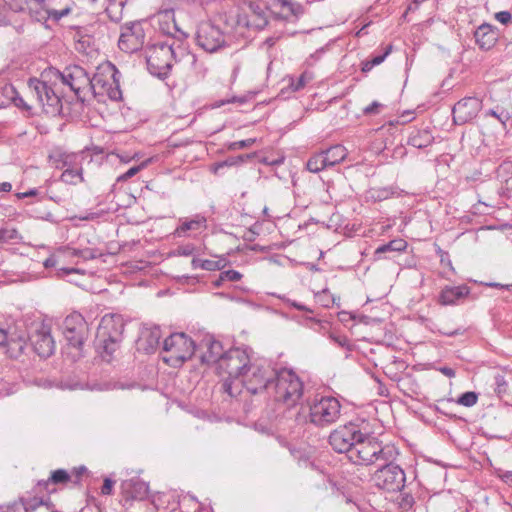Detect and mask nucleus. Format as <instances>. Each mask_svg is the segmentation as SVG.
Instances as JSON below:
<instances>
[{
  "mask_svg": "<svg viewBox=\"0 0 512 512\" xmlns=\"http://www.w3.org/2000/svg\"><path fill=\"white\" fill-rule=\"evenodd\" d=\"M46 13H47V18L53 19L54 21H59L61 18H63L64 16H67L70 13V9L69 8H65L62 10L51 9V10H47Z\"/></svg>",
  "mask_w": 512,
  "mask_h": 512,
  "instance_id": "52",
  "label": "nucleus"
},
{
  "mask_svg": "<svg viewBox=\"0 0 512 512\" xmlns=\"http://www.w3.org/2000/svg\"><path fill=\"white\" fill-rule=\"evenodd\" d=\"M398 450L389 444H383L376 437L363 432L352 447L349 460L356 465H379L381 461L396 460Z\"/></svg>",
  "mask_w": 512,
  "mask_h": 512,
  "instance_id": "3",
  "label": "nucleus"
},
{
  "mask_svg": "<svg viewBox=\"0 0 512 512\" xmlns=\"http://www.w3.org/2000/svg\"><path fill=\"white\" fill-rule=\"evenodd\" d=\"M58 263V256L57 255H51L45 261L43 262V265L45 268H52L55 267Z\"/></svg>",
  "mask_w": 512,
  "mask_h": 512,
  "instance_id": "59",
  "label": "nucleus"
},
{
  "mask_svg": "<svg viewBox=\"0 0 512 512\" xmlns=\"http://www.w3.org/2000/svg\"><path fill=\"white\" fill-rule=\"evenodd\" d=\"M113 485L114 481L110 478H105L104 483L101 487V494L102 495H111L113 491Z\"/></svg>",
  "mask_w": 512,
  "mask_h": 512,
  "instance_id": "56",
  "label": "nucleus"
},
{
  "mask_svg": "<svg viewBox=\"0 0 512 512\" xmlns=\"http://www.w3.org/2000/svg\"><path fill=\"white\" fill-rule=\"evenodd\" d=\"M304 395V383L292 369L277 370L269 396L285 407L293 408L301 403Z\"/></svg>",
  "mask_w": 512,
  "mask_h": 512,
  "instance_id": "6",
  "label": "nucleus"
},
{
  "mask_svg": "<svg viewBox=\"0 0 512 512\" xmlns=\"http://www.w3.org/2000/svg\"><path fill=\"white\" fill-rule=\"evenodd\" d=\"M248 348H231L225 351L219 360L217 374L223 378L222 390L230 397H237L241 393L238 381L243 376L251 362Z\"/></svg>",
  "mask_w": 512,
  "mask_h": 512,
  "instance_id": "2",
  "label": "nucleus"
},
{
  "mask_svg": "<svg viewBox=\"0 0 512 512\" xmlns=\"http://www.w3.org/2000/svg\"><path fill=\"white\" fill-rule=\"evenodd\" d=\"M130 0H109V6L106 8V11H112L113 8L118 7L120 10L129 2Z\"/></svg>",
  "mask_w": 512,
  "mask_h": 512,
  "instance_id": "57",
  "label": "nucleus"
},
{
  "mask_svg": "<svg viewBox=\"0 0 512 512\" xmlns=\"http://www.w3.org/2000/svg\"><path fill=\"white\" fill-rule=\"evenodd\" d=\"M112 70L110 79L105 78L103 74H95L93 77H90L89 94H92L94 97L107 95L113 101H118L122 98L119 84L121 74L114 65H112Z\"/></svg>",
  "mask_w": 512,
  "mask_h": 512,
  "instance_id": "14",
  "label": "nucleus"
},
{
  "mask_svg": "<svg viewBox=\"0 0 512 512\" xmlns=\"http://www.w3.org/2000/svg\"><path fill=\"white\" fill-rule=\"evenodd\" d=\"M407 248V242L403 239H393L386 244L380 245L375 250V256L380 258L381 254L387 252H402Z\"/></svg>",
  "mask_w": 512,
  "mask_h": 512,
  "instance_id": "33",
  "label": "nucleus"
},
{
  "mask_svg": "<svg viewBox=\"0 0 512 512\" xmlns=\"http://www.w3.org/2000/svg\"><path fill=\"white\" fill-rule=\"evenodd\" d=\"M498 36V29L489 23L481 24L474 32L475 43L483 51L493 48L498 41Z\"/></svg>",
  "mask_w": 512,
  "mask_h": 512,
  "instance_id": "22",
  "label": "nucleus"
},
{
  "mask_svg": "<svg viewBox=\"0 0 512 512\" xmlns=\"http://www.w3.org/2000/svg\"><path fill=\"white\" fill-rule=\"evenodd\" d=\"M392 192L387 188L373 189L371 197L377 201H382L390 197Z\"/></svg>",
  "mask_w": 512,
  "mask_h": 512,
  "instance_id": "51",
  "label": "nucleus"
},
{
  "mask_svg": "<svg viewBox=\"0 0 512 512\" xmlns=\"http://www.w3.org/2000/svg\"><path fill=\"white\" fill-rule=\"evenodd\" d=\"M61 81L67 85L76 96L84 101L89 94V85L91 83L90 75L81 66L74 65L66 67L59 73Z\"/></svg>",
  "mask_w": 512,
  "mask_h": 512,
  "instance_id": "16",
  "label": "nucleus"
},
{
  "mask_svg": "<svg viewBox=\"0 0 512 512\" xmlns=\"http://www.w3.org/2000/svg\"><path fill=\"white\" fill-rule=\"evenodd\" d=\"M289 304H290V306L296 308L297 310L306 311V312L312 313L311 309H309L307 306H305L303 304H300V303H298L296 301H289Z\"/></svg>",
  "mask_w": 512,
  "mask_h": 512,
  "instance_id": "61",
  "label": "nucleus"
},
{
  "mask_svg": "<svg viewBox=\"0 0 512 512\" xmlns=\"http://www.w3.org/2000/svg\"><path fill=\"white\" fill-rule=\"evenodd\" d=\"M160 30L163 34L171 37V39H168L170 42L176 41L178 43V41L186 37V34L179 29L173 18L171 23L160 21Z\"/></svg>",
  "mask_w": 512,
  "mask_h": 512,
  "instance_id": "32",
  "label": "nucleus"
},
{
  "mask_svg": "<svg viewBox=\"0 0 512 512\" xmlns=\"http://www.w3.org/2000/svg\"><path fill=\"white\" fill-rule=\"evenodd\" d=\"M38 194V190L33 188V189H30L26 192H22V193H17L16 196L19 198V199H22V198H26V197H34Z\"/></svg>",
  "mask_w": 512,
  "mask_h": 512,
  "instance_id": "60",
  "label": "nucleus"
},
{
  "mask_svg": "<svg viewBox=\"0 0 512 512\" xmlns=\"http://www.w3.org/2000/svg\"><path fill=\"white\" fill-rule=\"evenodd\" d=\"M70 480L71 475L65 469H57L52 471L49 479L39 481L37 483V488L39 491L45 490L50 493V485H64L67 484Z\"/></svg>",
  "mask_w": 512,
  "mask_h": 512,
  "instance_id": "30",
  "label": "nucleus"
},
{
  "mask_svg": "<svg viewBox=\"0 0 512 512\" xmlns=\"http://www.w3.org/2000/svg\"><path fill=\"white\" fill-rule=\"evenodd\" d=\"M306 168L312 173H319L327 168V162L324 160V155L321 151L312 154L306 163Z\"/></svg>",
  "mask_w": 512,
  "mask_h": 512,
  "instance_id": "36",
  "label": "nucleus"
},
{
  "mask_svg": "<svg viewBox=\"0 0 512 512\" xmlns=\"http://www.w3.org/2000/svg\"><path fill=\"white\" fill-rule=\"evenodd\" d=\"M162 359L172 367L181 366L195 354V342L185 333H173L163 342Z\"/></svg>",
  "mask_w": 512,
  "mask_h": 512,
  "instance_id": "10",
  "label": "nucleus"
},
{
  "mask_svg": "<svg viewBox=\"0 0 512 512\" xmlns=\"http://www.w3.org/2000/svg\"><path fill=\"white\" fill-rule=\"evenodd\" d=\"M161 336L159 326H144L137 340L138 349L148 354L153 353L160 343Z\"/></svg>",
  "mask_w": 512,
  "mask_h": 512,
  "instance_id": "23",
  "label": "nucleus"
},
{
  "mask_svg": "<svg viewBox=\"0 0 512 512\" xmlns=\"http://www.w3.org/2000/svg\"><path fill=\"white\" fill-rule=\"evenodd\" d=\"M312 79V76L307 72L302 73L297 79H291L290 88L296 92L305 87V85Z\"/></svg>",
  "mask_w": 512,
  "mask_h": 512,
  "instance_id": "42",
  "label": "nucleus"
},
{
  "mask_svg": "<svg viewBox=\"0 0 512 512\" xmlns=\"http://www.w3.org/2000/svg\"><path fill=\"white\" fill-rule=\"evenodd\" d=\"M242 278V274L236 270H226L220 272V280L236 282Z\"/></svg>",
  "mask_w": 512,
  "mask_h": 512,
  "instance_id": "48",
  "label": "nucleus"
},
{
  "mask_svg": "<svg viewBox=\"0 0 512 512\" xmlns=\"http://www.w3.org/2000/svg\"><path fill=\"white\" fill-rule=\"evenodd\" d=\"M469 293L470 288L467 285L445 286L438 296V302L444 306L455 305L460 299L467 297Z\"/></svg>",
  "mask_w": 512,
  "mask_h": 512,
  "instance_id": "25",
  "label": "nucleus"
},
{
  "mask_svg": "<svg viewBox=\"0 0 512 512\" xmlns=\"http://www.w3.org/2000/svg\"><path fill=\"white\" fill-rule=\"evenodd\" d=\"M124 322L120 315H104L97 327L94 345L101 358L110 362L122 340Z\"/></svg>",
  "mask_w": 512,
  "mask_h": 512,
  "instance_id": "5",
  "label": "nucleus"
},
{
  "mask_svg": "<svg viewBox=\"0 0 512 512\" xmlns=\"http://www.w3.org/2000/svg\"><path fill=\"white\" fill-rule=\"evenodd\" d=\"M22 505L26 512H33L44 504V499L38 496H28L21 499Z\"/></svg>",
  "mask_w": 512,
  "mask_h": 512,
  "instance_id": "39",
  "label": "nucleus"
},
{
  "mask_svg": "<svg viewBox=\"0 0 512 512\" xmlns=\"http://www.w3.org/2000/svg\"><path fill=\"white\" fill-rule=\"evenodd\" d=\"M360 437H363L360 424L349 422L331 432L329 444L336 452L347 453L349 457L352 447L355 446Z\"/></svg>",
  "mask_w": 512,
  "mask_h": 512,
  "instance_id": "13",
  "label": "nucleus"
},
{
  "mask_svg": "<svg viewBox=\"0 0 512 512\" xmlns=\"http://www.w3.org/2000/svg\"><path fill=\"white\" fill-rule=\"evenodd\" d=\"M144 167L143 164L141 165H138V166H133L131 168H129L125 173L119 175L116 179L117 182H122V181H126L130 178H132L133 176H135L142 168Z\"/></svg>",
  "mask_w": 512,
  "mask_h": 512,
  "instance_id": "50",
  "label": "nucleus"
},
{
  "mask_svg": "<svg viewBox=\"0 0 512 512\" xmlns=\"http://www.w3.org/2000/svg\"><path fill=\"white\" fill-rule=\"evenodd\" d=\"M321 152L324 155L325 162H327L328 169L343 162L348 154L347 149L341 144L332 145L327 149L321 150Z\"/></svg>",
  "mask_w": 512,
  "mask_h": 512,
  "instance_id": "29",
  "label": "nucleus"
},
{
  "mask_svg": "<svg viewBox=\"0 0 512 512\" xmlns=\"http://www.w3.org/2000/svg\"><path fill=\"white\" fill-rule=\"evenodd\" d=\"M502 479L508 483V484H512V471H506L503 475H502Z\"/></svg>",
  "mask_w": 512,
  "mask_h": 512,
  "instance_id": "64",
  "label": "nucleus"
},
{
  "mask_svg": "<svg viewBox=\"0 0 512 512\" xmlns=\"http://www.w3.org/2000/svg\"><path fill=\"white\" fill-rule=\"evenodd\" d=\"M440 252H441V259H440L441 263L448 265L452 269V262L449 258L448 253L443 252V251H440Z\"/></svg>",
  "mask_w": 512,
  "mask_h": 512,
  "instance_id": "63",
  "label": "nucleus"
},
{
  "mask_svg": "<svg viewBox=\"0 0 512 512\" xmlns=\"http://www.w3.org/2000/svg\"><path fill=\"white\" fill-rule=\"evenodd\" d=\"M308 409V422L318 428H326L339 420L342 405L333 396H316L308 402Z\"/></svg>",
  "mask_w": 512,
  "mask_h": 512,
  "instance_id": "9",
  "label": "nucleus"
},
{
  "mask_svg": "<svg viewBox=\"0 0 512 512\" xmlns=\"http://www.w3.org/2000/svg\"><path fill=\"white\" fill-rule=\"evenodd\" d=\"M255 142H256L255 138L234 141V142L229 143L227 148H228V150H231V151L240 150V149L251 147Z\"/></svg>",
  "mask_w": 512,
  "mask_h": 512,
  "instance_id": "46",
  "label": "nucleus"
},
{
  "mask_svg": "<svg viewBox=\"0 0 512 512\" xmlns=\"http://www.w3.org/2000/svg\"><path fill=\"white\" fill-rule=\"evenodd\" d=\"M144 31L139 23H132L123 28L119 37L118 46L126 53L139 50L144 43Z\"/></svg>",
  "mask_w": 512,
  "mask_h": 512,
  "instance_id": "20",
  "label": "nucleus"
},
{
  "mask_svg": "<svg viewBox=\"0 0 512 512\" xmlns=\"http://www.w3.org/2000/svg\"><path fill=\"white\" fill-rule=\"evenodd\" d=\"M28 88L46 114L50 116L61 114L63 108L62 100L48 82L31 78L28 82Z\"/></svg>",
  "mask_w": 512,
  "mask_h": 512,
  "instance_id": "12",
  "label": "nucleus"
},
{
  "mask_svg": "<svg viewBox=\"0 0 512 512\" xmlns=\"http://www.w3.org/2000/svg\"><path fill=\"white\" fill-rule=\"evenodd\" d=\"M195 246L193 244H187L179 246L176 250V254L179 256H190L194 253Z\"/></svg>",
  "mask_w": 512,
  "mask_h": 512,
  "instance_id": "55",
  "label": "nucleus"
},
{
  "mask_svg": "<svg viewBox=\"0 0 512 512\" xmlns=\"http://www.w3.org/2000/svg\"><path fill=\"white\" fill-rule=\"evenodd\" d=\"M146 62L149 73L159 79H166L174 62H178L183 46L176 41H159L146 48Z\"/></svg>",
  "mask_w": 512,
  "mask_h": 512,
  "instance_id": "4",
  "label": "nucleus"
},
{
  "mask_svg": "<svg viewBox=\"0 0 512 512\" xmlns=\"http://www.w3.org/2000/svg\"><path fill=\"white\" fill-rule=\"evenodd\" d=\"M371 475V481L378 489L387 492H400L405 486L406 475L400 465L392 461H381Z\"/></svg>",
  "mask_w": 512,
  "mask_h": 512,
  "instance_id": "11",
  "label": "nucleus"
},
{
  "mask_svg": "<svg viewBox=\"0 0 512 512\" xmlns=\"http://www.w3.org/2000/svg\"><path fill=\"white\" fill-rule=\"evenodd\" d=\"M482 107V101L477 97H465L459 100L452 109L453 122L463 125L473 120Z\"/></svg>",
  "mask_w": 512,
  "mask_h": 512,
  "instance_id": "19",
  "label": "nucleus"
},
{
  "mask_svg": "<svg viewBox=\"0 0 512 512\" xmlns=\"http://www.w3.org/2000/svg\"><path fill=\"white\" fill-rule=\"evenodd\" d=\"M276 372L266 361H251L238 383L250 394L267 392L269 395Z\"/></svg>",
  "mask_w": 512,
  "mask_h": 512,
  "instance_id": "8",
  "label": "nucleus"
},
{
  "mask_svg": "<svg viewBox=\"0 0 512 512\" xmlns=\"http://www.w3.org/2000/svg\"><path fill=\"white\" fill-rule=\"evenodd\" d=\"M62 329L68 344L81 350L89 332L85 318L79 312H73L64 319Z\"/></svg>",
  "mask_w": 512,
  "mask_h": 512,
  "instance_id": "15",
  "label": "nucleus"
},
{
  "mask_svg": "<svg viewBox=\"0 0 512 512\" xmlns=\"http://www.w3.org/2000/svg\"><path fill=\"white\" fill-rule=\"evenodd\" d=\"M316 301L323 307L329 308L333 305L339 306V303L336 301H340V298H336L332 295L328 289H323L321 292L315 294Z\"/></svg>",
  "mask_w": 512,
  "mask_h": 512,
  "instance_id": "38",
  "label": "nucleus"
},
{
  "mask_svg": "<svg viewBox=\"0 0 512 512\" xmlns=\"http://www.w3.org/2000/svg\"><path fill=\"white\" fill-rule=\"evenodd\" d=\"M59 387L61 389H69V390L88 388L90 390L104 391V390H113V389H130L133 387V384H124L123 382H120V381H116V382L109 381V382H103V383H95L92 386H88L87 384L84 385L78 381L66 380V381H61L59 384Z\"/></svg>",
  "mask_w": 512,
  "mask_h": 512,
  "instance_id": "24",
  "label": "nucleus"
},
{
  "mask_svg": "<svg viewBox=\"0 0 512 512\" xmlns=\"http://www.w3.org/2000/svg\"><path fill=\"white\" fill-rule=\"evenodd\" d=\"M391 50H392V46L389 45L385 48V51L382 54L374 56L371 60H369L370 67H374V66L381 64L386 59V57L390 54Z\"/></svg>",
  "mask_w": 512,
  "mask_h": 512,
  "instance_id": "53",
  "label": "nucleus"
},
{
  "mask_svg": "<svg viewBox=\"0 0 512 512\" xmlns=\"http://www.w3.org/2000/svg\"><path fill=\"white\" fill-rule=\"evenodd\" d=\"M224 353L222 343L210 335L204 336L198 345L195 344L194 356L198 357L203 364L216 365V369Z\"/></svg>",
  "mask_w": 512,
  "mask_h": 512,
  "instance_id": "17",
  "label": "nucleus"
},
{
  "mask_svg": "<svg viewBox=\"0 0 512 512\" xmlns=\"http://www.w3.org/2000/svg\"><path fill=\"white\" fill-rule=\"evenodd\" d=\"M232 29L233 26L223 16L203 21L197 26L196 44L205 52L216 53L228 45Z\"/></svg>",
  "mask_w": 512,
  "mask_h": 512,
  "instance_id": "7",
  "label": "nucleus"
},
{
  "mask_svg": "<svg viewBox=\"0 0 512 512\" xmlns=\"http://www.w3.org/2000/svg\"><path fill=\"white\" fill-rule=\"evenodd\" d=\"M494 392L497 394L498 397H502L504 394H506L508 389V382L505 379V376L502 374H496L494 376Z\"/></svg>",
  "mask_w": 512,
  "mask_h": 512,
  "instance_id": "40",
  "label": "nucleus"
},
{
  "mask_svg": "<svg viewBox=\"0 0 512 512\" xmlns=\"http://www.w3.org/2000/svg\"><path fill=\"white\" fill-rule=\"evenodd\" d=\"M71 255L80 257L84 260L95 259L99 256L96 250L86 248V249H73Z\"/></svg>",
  "mask_w": 512,
  "mask_h": 512,
  "instance_id": "44",
  "label": "nucleus"
},
{
  "mask_svg": "<svg viewBox=\"0 0 512 512\" xmlns=\"http://www.w3.org/2000/svg\"><path fill=\"white\" fill-rule=\"evenodd\" d=\"M207 219L205 216L197 214L193 218L180 219V224L174 231L177 237L187 236L188 231H199L206 228Z\"/></svg>",
  "mask_w": 512,
  "mask_h": 512,
  "instance_id": "27",
  "label": "nucleus"
},
{
  "mask_svg": "<svg viewBox=\"0 0 512 512\" xmlns=\"http://www.w3.org/2000/svg\"><path fill=\"white\" fill-rule=\"evenodd\" d=\"M495 19L501 24L507 25L512 21V15L509 11H500L495 14Z\"/></svg>",
  "mask_w": 512,
  "mask_h": 512,
  "instance_id": "54",
  "label": "nucleus"
},
{
  "mask_svg": "<svg viewBox=\"0 0 512 512\" xmlns=\"http://www.w3.org/2000/svg\"><path fill=\"white\" fill-rule=\"evenodd\" d=\"M415 503L414 497L409 493H403L400 495L398 505L401 509L407 511L413 507Z\"/></svg>",
  "mask_w": 512,
  "mask_h": 512,
  "instance_id": "47",
  "label": "nucleus"
},
{
  "mask_svg": "<svg viewBox=\"0 0 512 512\" xmlns=\"http://www.w3.org/2000/svg\"><path fill=\"white\" fill-rule=\"evenodd\" d=\"M486 115L496 118L503 125V128H506V123L511 118L510 113L504 109H502L500 112L494 109H489L486 112Z\"/></svg>",
  "mask_w": 512,
  "mask_h": 512,
  "instance_id": "43",
  "label": "nucleus"
},
{
  "mask_svg": "<svg viewBox=\"0 0 512 512\" xmlns=\"http://www.w3.org/2000/svg\"><path fill=\"white\" fill-rule=\"evenodd\" d=\"M248 8L252 13V17H254V20L250 21L239 18L237 20L238 25L262 29L268 24L269 14H274L279 17V8L272 7V5H269L264 0H260L259 2L251 1L248 4Z\"/></svg>",
  "mask_w": 512,
  "mask_h": 512,
  "instance_id": "18",
  "label": "nucleus"
},
{
  "mask_svg": "<svg viewBox=\"0 0 512 512\" xmlns=\"http://www.w3.org/2000/svg\"><path fill=\"white\" fill-rule=\"evenodd\" d=\"M477 401L478 394L473 391H467L461 394L457 399V403L465 407H472L477 403Z\"/></svg>",
  "mask_w": 512,
  "mask_h": 512,
  "instance_id": "41",
  "label": "nucleus"
},
{
  "mask_svg": "<svg viewBox=\"0 0 512 512\" xmlns=\"http://www.w3.org/2000/svg\"><path fill=\"white\" fill-rule=\"evenodd\" d=\"M180 61H184L190 65L197 79L203 80L208 75L209 66L207 61L199 58L196 54L189 52L185 47H183V53L179 62Z\"/></svg>",
  "mask_w": 512,
  "mask_h": 512,
  "instance_id": "26",
  "label": "nucleus"
},
{
  "mask_svg": "<svg viewBox=\"0 0 512 512\" xmlns=\"http://www.w3.org/2000/svg\"><path fill=\"white\" fill-rule=\"evenodd\" d=\"M61 181L67 184L75 185L83 181L81 168H66L61 174Z\"/></svg>",
  "mask_w": 512,
  "mask_h": 512,
  "instance_id": "37",
  "label": "nucleus"
},
{
  "mask_svg": "<svg viewBox=\"0 0 512 512\" xmlns=\"http://www.w3.org/2000/svg\"><path fill=\"white\" fill-rule=\"evenodd\" d=\"M242 65H243L242 59H240V57L238 55H233L232 56V73H231V80L233 82L237 79L238 74L241 71Z\"/></svg>",
  "mask_w": 512,
  "mask_h": 512,
  "instance_id": "49",
  "label": "nucleus"
},
{
  "mask_svg": "<svg viewBox=\"0 0 512 512\" xmlns=\"http://www.w3.org/2000/svg\"><path fill=\"white\" fill-rule=\"evenodd\" d=\"M244 160H245V156H242V155L235 156V157H229L226 160L217 163L215 165L214 171L217 172V170L219 168H223V167H232V166L239 165V164L243 163Z\"/></svg>",
  "mask_w": 512,
  "mask_h": 512,
  "instance_id": "45",
  "label": "nucleus"
},
{
  "mask_svg": "<svg viewBox=\"0 0 512 512\" xmlns=\"http://www.w3.org/2000/svg\"><path fill=\"white\" fill-rule=\"evenodd\" d=\"M272 7L279 8V17L289 19L292 16L298 17L303 13V8L300 4L292 0H264Z\"/></svg>",
  "mask_w": 512,
  "mask_h": 512,
  "instance_id": "28",
  "label": "nucleus"
},
{
  "mask_svg": "<svg viewBox=\"0 0 512 512\" xmlns=\"http://www.w3.org/2000/svg\"><path fill=\"white\" fill-rule=\"evenodd\" d=\"M22 236L14 227L3 226L0 228V248L5 244L18 243Z\"/></svg>",
  "mask_w": 512,
  "mask_h": 512,
  "instance_id": "34",
  "label": "nucleus"
},
{
  "mask_svg": "<svg viewBox=\"0 0 512 512\" xmlns=\"http://www.w3.org/2000/svg\"><path fill=\"white\" fill-rule=\"evenodd\" d=\"M193 269H203L207 271L221 270L224 267V260H209L193 258L191 262Z\"/></svg>",
  "mask_w": 512,
  "mask_h": 512,
  "instance_id": "35",
  "label": "nucleus"
},
{
  "mask_svg": "<svg viewBox=\"0 0 512 512\" xmlns=\"http://www.w3.org/2000/svg\"><path fill=\"white\" fill-rule=\"evenodd\" d=\"M433 140L434 137L428 129H415L409 135L408 144L422 149L431 145Z\"/></svg>",
  "mask_w": 512,
  "mask_h": 512,
  "instance_id": "31",
  "label": "nucleus"
},
{
  "mask_svg": "<svg viewBox=\"0 0 512 512\" xmlns=\"http://www.w3.org/2000/svg\"><path fill=\"white\" fill-rule=\"evenodd\" d=\"M149 486L141 480H129L122 484V505L128 509L132 502L142 501L148 497Z\"/></svg>",
  "mask_w": 512,
  "mask_h": 512,
  "instance_id": "21",
  "label": "nucleus"
},
{
  "mask_svg": "<svg viewBox=\"0 0 512 512\" xmlns=\"http://www.w3.org/2000/svg\"><path fill=\"white\" fill-rule=\"evenodd\" d=\"M380 107H382V104L377 101H374L364 109V113L377 114L379 112Z\"/></svg>",
  "mask_w": 512,
  "mask_h": 512,
  "instance_id": "58",
  "label": "nucleus"
},
{
  "mask_svg": "<svg viewBox=\"0 0 512 512\" xmlns=\"http://www.w3.org/2000/svg\"><path fill=\"white\" fill-rule=\"evenodd\" d=\"M329 337H330V339L332 341H334L335 343H337L341 347H343L346 344V338L345 337L335 336L333 334H330Z\"/></svg>",
  "mask_w": 512,
  "mask_h": 512,
  "instance_id": "62",
  "label": "nucleus"
},
{
  "mask_svg": "<svg viewBox=\"0 0 512 512\" xmlns=\"http://www.w3.org/2000/svg\"><path fill=\"white\" fill-rule=\"evenodd\" d=\"M28 341L35 353L42 358H48L54 353L55 341L51 335V328L45 323L35 325L28 333L24 325H15L5 329L0 324V346L7 348L11 358H18L27 348Z\"/></svg>",
  "mask_w": 512,
  "mask_h": 512,
  "instance_id": "1",
  "label": "nucleus"
}]
</instances>
